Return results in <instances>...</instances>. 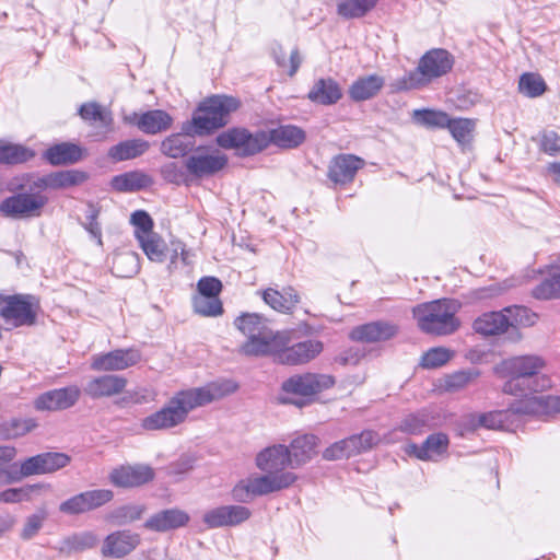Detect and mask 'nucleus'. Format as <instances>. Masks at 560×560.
Here are the masks:
<instances>
[{
    "label": "nucleus",
    "mask_w": 560,
    "mask_h": 560,
    "mask_svg": "<svg viewBox=\"0 0 560 560\" xmlns=\"http://www.w3.org/2000/svg\"><path fill=\"white\" fill-rule=\"evenodd\" d=\"M261 474L254 472L241 479L233 488L232 495L237 502H249L256 497L267 495L290 488L298 480L292 469L290 450L282 444L268 446L255 458Z\"/></svg>",
    "instance_id": "obj_1"
},
{
    "label": "nucleus",
    "mask_w": 560,
    "mask_h": 560,
    "mask_svg": "<svg viewBox=\"0 0 560 560\" xmlns=\"http://www.w3.org/2000/svg\"><path fill=\"white\" fill-rule=\"evenodd\" d=\"M232 382H213L202 387H194L174 394L159 410L141 420V428L145 431H167L182 425L188 415L196 408L219 400L235 392Z\"/></svg>",
    "instance_id": "obj_2"
},
{
    "label": "nucleus",
    "mask_w": 560,
    "mask_h": 560,
    "mask_svg": "<svg viewBox=\"0 0 560 560\" xmlns=\"http://www.w3.org/2000/svg\"><path fill=\"white\" fill-rule=\"evenodd\" d=\"M546 361L534 354L515 355L495 365V373L506 378L502 390L513 396H528L552 387V381L542 371Z\"/></svg>",
    "instance_id": "obj_3"
},
{
    "label": "nucleus",
    "mask_w": 560,
    "mask_h": 560,
    "mask_svg": "<svg viewBox=\"0 0 560 560\" xmlns=\"http://www.w3.org/2000/svg\"><path fill=\"white\" fill-rule=\"evenodd\" d=\"M460 304L456 300L441 299L421 303L412 308L419 329L425 334L446 336L455 332L460 322L456 317Z\"/></svg>",
    "instance_id": "obj_4"
},
{
    "label": "nucleus",
    "mask_w": 560,
    "mask_h": 560,
    "mask_svg": "<svg viewBox=\"0 0 560 560\" xmlns=\"http://www.w3.org/2000/svg\"><path fill=\"white\" fill-rule=\"evenodd\" d=\"M236 328L247 337V341L241 347L246 355H266L278 351L283 345V338L275 332L267 323V319L257 313H245L234 322Z\"/></svg>",
    "instance_id": "obj_5"
},
{
    "label": "nucleus",
    "mask_w": 560,
    "mask_h": 560,
    "mask_svg": "<svg viewBox=\"0 0 560 560\" xmlns=\"http://www.w3.org/2000/svg\"><path fill=\"white\" fill-rule=\"evenodd\" d=\"M240 106L237 98L214 95L205 100L192 115L190 126L195 135H208L228 124L229 115Z\"/></svg>",
    "instance_id": "obj_6"
},
{
    "label": "nucleus",
    "mask_w": 560,
    "mask_h": 560,
    "mask_svg": "<svg viewBox=\"0 0 560 560\" xmlns=\"http://www.w3.org/2000/svg\"><path fill=\"white\" fill-rule=\"evenodd\" d=\"M452 67L453 59L446 50H430L420 59L417 69L404 77L398 89L412 90L425 86L432 80L446 74Z\"/></svg>",
    "instance_id": "obj_7"
},
{
    "label": "nucleus",
    "mask_w": 560,
    "mask_h": 560,
    "mask_svg": "<svg viewBox=\"0 0 560 560\" xmlns=\"http://www.w3.org/2000/svg\"><path fill=\"white\" fill-rule=\"evenodd\" d=\"M138 243L149 260L156 264L167 262L168 272L175 271L179 264H189L190 252L179 240H171L167 244L161 235L154 233Z\"/></svg>",
    "instance_id": "obj_8"
},
{
    "label": "nucleus",
    "mask_w": 560,
    "mask_h": 560,
    "mask_svg": "<svg viewBox=\"0 0 560 560\" xmlns=\"http://www.w3.org/2000/svg\"><path fill=\"white\" fill-rule=\"evenodd\" d=\"M39 310V301L35 296L16 294L7 296L5 304L0 310V316L13 328L33 326Z\"/></svg>",
    "instance_id": "obj_9"
},
{
    "label": "nucleus",
    "mask_w": 560,
    "mask_h": 560,
    "mask_svg": "<svg viewBox=\"0 0 560 560\" xmlns=\"http://www.w3.org/2000/svg\"><path fill=\"white\" fill-rule=\"evenodd\" d=\"M217 142L224 149H235L243 155H252L267 148L269 138L265 131L249 133L245 129L234 128L220 133Z\"/></svg>",
    "instance_id": "obj_10"
},
{
    "label": "nucleus",
    "mask_w": 560,
    "mask_h": 560,
    "mask_svg": "<svg viewBox=\"0 0 560 560\" xmlns=\"http://www.w3.org/2000/svg\"><path fill=\"white\" fill-rule=\"evenodd\" d=\"M380 442L378 435L373 431H363L358 435L338 441L323 452L326 460H339L370 451Z\"/></svg>",
    "instance_id": "obj_11"
},
{
    "label": "nucleus",
    "mask_w": 560,
    "mask_h": 560,
    "mask_svg": "<svg viewBox=\"0 0 560 560\" xmlns=\"http://www.w3.org/2000/svg\"><path fill=\"white\" fill-rule=\"evenodd\" d=\"M47 198L39 194L21 192L5 198L0 205L3 215L13 219L38 217L42 213Z\"/></svg>",
    "instance_id": "obj_12"
},
{
    "label": "nucleus",
    "mask_w": 560,
    "mask_h": 560,
    "mask_svg": "<svg viewBox=\"0 0 560 560\" xmlns=\"http://www.w3.org/2000/svg\"><path fill=\"white\" fill-rule=\"evenodd\" d=\"M335 385V378L328 374H296L282 383V390L302 397L315 396Z\"/></svg>",
    "instance_id": "obj_13"
},
{
    "label": "nucleus",
    "mask_w": 560,
    "mask_h": 560,
    "mask_svg": "<svg viewBox=\"0 0 560 560\" xmlns=\"http://www.w3.org/2000/svg\"><path fill=\"white\" fill-rule=\"evenodd\" d=\"M69 462L70 457L63 453H43L22 462L19 474H12L18 481L23 477L55 472L66 467Z\"/></svg>",
    "instance_id": "obj_14"
},
{
    "label": "nucleus",
    "mask_w": 560,
    "mask_h": 560,
    "mask_svg": "<svg viewBox=\"0 0 560 560\" xmlns=\"http://www.w3.org/2000/svg\"><path fill=\"white\" fill-rule=\"evenodd\" d=\"M517 404L506 410H497L482 415H471L464 422V431H474L480 427L487 429L511 430L515 427V418L523 416L516 410Z\"/></svg>",
    "instance_id": "obj_15"
},
{
    "label": "nucleus",
    "mask_w": 560,
    "mask_h": 560,
    "mask_svg": "<svg viewBox=\"0 0 560 560\" xmlns=\"http://www.w3.org/2000/svg\"><path fill=\"white\" fill-rule=\"evenodd\" d=\"M228 163L225 154L219 150L198 149L186 161L187 171L196 177L213 175L221 171Z\"/></svg>",
    "instance_id": "obj_16"
},
{
    "label": "nucleus",
    "mask_w": 560,
    "mask_h": 560,
    "mask_svg": "<svg viewBox=\"0 0 560 560\" xmlns=\"http://www.w3.org/2000/svg\"><path fill=\"white\" fill-rule=\"evenodd\" d=\"M141 361V353L135 348L116 349L92 358L91 369L94 371H120L131 368Z\"/></svg>",
    "instance_id": "obj_17"
},
{
    "label": "nucleus",
    "mask_w": 560,
    "mask_h": 560,
    "mask_svg": "<svg viewBox=\"0 0 560 560\" xmlns=\"http://www.w3.org/2000/svg\"><path fill=\"white\" fill-rule=\"evenodd\" d=\"M252 515L248 508L243 505H223L211 509L203 514V522L209 528L236 526L247 521Z\"/></svg>",
    "instance_id": "obj_18"
},
{
    "label": "nucleus",
    "mask_w": 560,
    "mask_h": 560,
    "mask_svg": "<svg viewBox=\"0 0 560 560\" xmlns=\"http://www.w3.org/2000/svg\"><path fill=\"white\" fill-rule=\"evenodd\" d=\"M80 389L69 386L48 390L34 400V408L38 411H58L72 407L79 399Z\"/></svg>",
    "instance_id": "obj_19"
},
{
    "label": "nucleus",
    "mask_w": 560,
    "mask_h": 560,
    "mask_svg": "<svg viewBox=\"0 0 560 560\" xmlns=\"http://www.w3.org/2000/svg\"><path fill=\"white\" fill-rule=\"evenodd\" d=\"M281 347L282 345L271 354H276L279 362L291 365L304 364L316 358L323 350L322 342L317 340L302 341L284 349Z\"/></svg>",
    "instance_id": "obj_20"
},
{
    "label": "nucleus",
    "mask_w": 560,
    "mask_h": 560,
    "mask_svg": "<svg viewBox=\"0 0 560 560\" xmlns=\"http://www.w3.org/2000/svg\"><path fill=\"white\" fill-rule=\"evenodd\" d=\"M140 540V535L137 533L117 530L106 536L101 551L104 557L122 558L132 552Z\"/></svg>",
    "instance_id": "obj_21"
},
{
    "label": "nucleus",
    "mask_w": 560,
    "mask_h": 560,
    "mask_svg": "<svg viewBox=\"0 0 560 560\" xmlns=\"http://www.w3.org/2000/svg\"><path fill=\"white\" fill-rule=\"evenodd\" d=\"M448 438L444 433H434L427 438L422 445L408 444L405 452L420 460L436 462L447 453Z\"/></svg>",
    "instance_id": "obj_22"
},
{
    "label": "nucleus",
    "mask_w": 560,
    "mask_h": 560,
    "mask_svg": "<svg viewBox=\"0 0 560 560\" xmlns=\"http://www.w3.org/2000/svg\"><path fill=\"white\" fill-rule=\"evenodd\" d=\"M154 472L147 465L120 466L112 470L109 480L121 488L138 487L152 480Z\"/></svg>",
    "instance_id": "obj_23"
},
{
    "label": "nucleus",
    "mask_w": 560,
    "mask_h": 560,
    "mask_svg": "<svg viewBox=\"0 0 560 560\" xmlns=\"http://www.w3.org/2000/svg\"><path fill=\"white\" fill-rule=\"evenodd\" d=\"M125 120L135 124L144 133L155 135L168 129L173 118L164 110L154 109L143 114L133 113L125 117Z\"/></svg>",
    "instance_id": "obj_24"
},
{
    "label": "nucleus",
    "mask_w": 560,
    "mask_h": 560,
    "mask_svg": "<svg viewBox=\"0 0 560 560\" xmlns=\"http://www.w3.org/2000/svg\"><path fill=\"white\" fill-rule=\"evenodd\" d=\"M516 410L524 415L550 416L560 412V396H525L517 402Z\"/></svg>",
    "instance_id": "obj_25"
},
{
    "label": "nucleus",
    "mask_w": 560,
    "mask_h": 560,
    "mask_svg": "<svg viewBox=\"0 0 560 560\" xmlns=\"http://www.w3.org/2000/svg\"><path fill=\"white\" fill-rule=\"evenodd\" d=\"M397 331V326L394 324L373 322L355 327L350 337L357 341L380 342L393 338Z\"/></svg>",
    "instance_id": "obj_26"
},
{
    "label": "nucleus",
    "mask_w": 560,
    "mask_h": 560,
    "mask_svg": "<svg viewBox=\"0 0 560 560\" xmlns=\"http://www.w3.org/2000/svg\"><path fill=\"white\" fill-rule=\"evenodd\" d=\"M189 521L188 514L179 509H168L155 513L147 520L144 527L154 532H167L185 526Z\"/></svg>",
    "instance_id": "obj_27"
},
{
    "label": "nucleus",
    "mask_w": 560,
    "mask_h": 560,
    "mask_svg": "<svg viewBox=\"0 0 560 560\" xmlns=\"http://www.w3.org/2000/svg\"><path fill=\"white\" fill-rule=\"evenodd\" d=\"M474 330L482 336H499L509 330L505 308L486 312L478 316L472 324Z\"/></svg>",
    "instance_id": "obj_28"
},
{
    "label": "nucleus",
    "mask_w": 560,
    "mask_h": 560,
    "mask_svg": "<svg viewBox=\"0 0 560 560\" xmlns=\"http://www.w3.org/2000/svg\"><path fill=\"white\" fill-rule=\"evenodd\" d=\"M127 385V380L119 375L107 374L91 380L84 390L93 398L108 397L120 394Z\"/></svg>",
    "instance_id": "obj_29"
},
{
    "label": "nucleus",
    "mask_w": 560,
    "mask_h": 560,
    "mask_svg": "<svg viewBox=\"0 0 560 560\" xmlns=\"http://www.w3.org/2000/svg\"><path fill=\"white\" fill-rule=\"evenodd\" d=\"M307 97L313 103L328 106L336 104L342 97V89L334 79L320 78L314 82Z\"/></svg>",
    "instance_id": "obj_30"
},
{
    "label": "nucleus",
    "mask_w": 560,
    "mask_h": 560,
    "mask_svg": "<svg viewBox=\"0 0 560 560\" xmlns=\"http://www.w3.org/2000/svg\"><path fill=\"white\" fill-rule=\"evenodd\" d=\"M318 439L313 434H302L294 438L288 448L290 450L292 469L308 463L316 454Z\"/></svg>",
    "instance_id": "obj_31"
},
{
    "label": "nucleus",
    "mask_w": 560,
    "mask_h": 560,
    "mask_svg": "<svg viewBox=\"0 0 560 560\" xmlns=\"http://www.w3.org/2000/svg\"><path fill=\"white\" fill-rule=\"evenodd\" d=\"M363 166V161L351 154H341L335 158L329 165V178L335 183H348Z\"/></svg>",
    "instance_id": "obj_32"
},
{
    "label": "nucleus",
    "mask_w": 560,
    "mask_h": 560,
    "mask_svg": "<svg viewBox=\"0 0 560 560\" xmlns=\"http://www.w3.org/2000/svg\"><path fill=\"white\" fill-rule=\"evenodd\" d=\"M385 80L377 74L358 78L349 88V96L355 102L374 97L384 86Z\"/></svg>",
    "instance_id": "obj_33"
},
{
    "label": "nucleus",
    "mask_w": 560,
    "mask_h": 560,
    "mask_svg": "<svg viewBox=\"0 0 560 560\" xmlns=\"http://www.w3.org/2000/svg\"><path fill=\"white\" fill-rule=\"evenodd\" d=\"M260 294L268 306L281 313L291 312L299 303V295L292 288L283 289V291L269 288Z\"/></svg>",
    "instance_id": "obj_34"
},
{
    "label": "nucleus",
    "mask_w": 560,
    "mask_h": 560,
    "mask_svg": "<svg viewBox=\"0 0 560 560\" xmlns=\"http://www.w3.org/2000/svg\"><path fill=\"white\" fill-rule=\"evenodd\" d=\"M51 489L49 483L26 485L20 488H9L0 492V502L2 503H20L30 502L35 498L48 492Z\"/></svg>",
    "instance_id": "obj_35"
},
{
    "label": "nucleus",
    "mask_w": 560,
    "mask_h": 560,
    "mask_svg": "<svg viewBox=\"0 0 560 560\" xmlns=\"http://www.w3.org/2000/svg\"><path fill=\"white\" fill-rule=\"evenodd\" d=\"M185 133H176L167 137L162 141L161 151L173 159L185 155L194 145L191 135H195L192 127L189 125L184 127Z\"/></svg>",
    "instance_id": "obj_36"
},
{
    "label": "nucleus",
    "mask_w": 560,
    "mask_h": 560,
    "mask_svg": "<svg viewBox=\"0 0 560 560\" xmlns=\"http://www.w3.org/2000/svg\"><path fill=\"white\" fill-rule=\"evenodd\" d=\"M82 156V148L69 142L52 145L45 152V158L52 165L75 163L80 161Z\"/></svg>",
    "instance_id": "obj_37"
},
{
    "label": "nucleus",
    "mask_w": 560,
    "mask_h": 560,
    "mask_svg": "<svg viewBox=\"0 0 560 560\" xmlns=\"http://www.w3.org/2000/svg\"><path fill=\"white\" fill-rule=\"evenodd\" d=\"M149 149V143L142 139H131L119 142L108 150V156L115 161H126L142 155Z\"/></svg>",
    "instance_id": "obj_38"
},
{
    "label": "nucleus",
    "mask_w": 560,
    "mask_h": 560,
    "mask_svg": "<svg viewBox=\"0 0 560 560\" xmlns=\"http://www.w3.org/2000/svg\"><path fill=\"white\" fill-rule=\"evenodd\" d=\"M269 138V143L273 142L275 144L282 148H294L301 144L305 139L304 131L295 126H280L276 129H272L269 133L267 132Z\"/></svg>",
    "instance_id": "obj_39"
},
{
    "label": "nucleus",
    "mask_w": 560,
    "mask_h": 560,
    "mask_svg": "<svg viewBox=\"0 0 560 560\" xmlns=\"http://www.w3.org/2000/svg\"><path fill=\"white\" fill-rule=\"evenodd\" d=\"M80 116L83 120L95 127L104 128V132L112 131L113 117L109 110L96 103H86L80 107Z\"/></svg>",
    "instance_id": "obj_40"
},
{
    "label": "nucleus",
    "mask_w": 560,
    "mask_h": 560,
    "mask_svg": "<svg viewBox=\"0 0 560 560\" xmlns=\"http://www.w3.org/2000/svg\"><path fill=\"white\" fill-rule=\"evenodd\" d=\"M151 183L148 175L141 172H128L113 177L110 185L117 191H135Z\"/></svg>",
    "instance_id": "obj_41"
},
{
    "label": "nucleus",
    "mask_w": 560,
    "mask_h": 560,
    "mask_svg": "<svg viewBox=\"0 0 560 560\" xmlns=\"http://www.w3.org/2000/svg\"><path fill=\"white\" fill-rule=\"evenodd\" d=\"M51 189H68L85 183L89 175L80 170H65L51 172Z\"/></svg>",
    "instance_id": "obj_42"
},
{
    "label": "nucleus",
    "mask_w": 560,
    "mask_h": 560,
    "mask_svg": "<svg viewBox=\"0 0 560 560\" xmlns=\"http://www.w3.org/2000/svg\"><path fill=\"white\" fill-rule=\"evenodd\" d=\"M34 155V152L24 145L0 141V163H24L33 159Z\"/></svg>",
    "instance_id": "obj_43"
},
{
    "label": "nucleus",
    "mask_w": 560,
    "mask_h": 560,
    "mask_svg": "<svg viewBox=\"0 0 560 560\" xmlns=\"http://www.w3.org/2000/svg\"><path fill=\"white\" fill-rule=\"evenodd\" d=\"M509 328L532 327L538 320V315L521 305L504 307Z\"/></svg>",
    "instance_id": "obj_44"
},
{
    "label": "nucleus",
    "mask_w": 560,
    "mask_h": 560,
    "mask_svg": "<svg viewBox=\"0 0 560 560\" xmlns=\"http://www.w3.org/2000/svg\"><path fill=\"white\" fill-rule=\"evenodd\" d=\"M412 118L417 124L428 128L443 129L450 124V116L445 112L435 109H416Z\"/></svg>",
    "instance_id": "obj_45"
},
{
    "label": "nucleus",
    "mask_w": 560,
    "mask_h": 560,
    "mask_svg": "<svg viewBox=\"0 0 560 560\" xmlns=\"http://www.w3.org/2000/svg\"><path fill=\"white\" fill-rule=\"evenodd\" d=\"M533 295L538 300L560 299V270L550 272L534 288Z\"/></svg>",
    "instance_id": "obj_46"
},
{
    "label": "nucleus",
    "mask_w": 560,
    "mask_h": 560,
    "mask_svg": "<svg viewBox=\"0 0 560 560\" xmlns=\"http://www.w3.org/2000/svg\"><path fill=\"white\" fill-rule=\"evenodd\" d=\"M98 542V536L93 532H81L67 537L62 542V550L79 552L93 548Z\"/></svg>",
    "instance_id": "obj_47"
},
{
    "label": "nucleus",
    "mask_w": 560,
    "mask_h": 560,
    "mask_svg": "<svg viewBox=\"0 0 560 560\" xmlns=\"http://www.w3.org/2000/svg\"><path fill=\"white\" fill-rule=\"evenodd\" d=\"M376 0H343L338 3L337 12L346 19L360 18L366 14Z\"/></svg>",
    "instance_id": "obj_48"
},
{
    "label": "nucleus",
    "mask_w": 560,
    "mask_h": 560,
    "mask_svg": "<svg viewBox=\"0 0 560 560\" xmlns=\"http://www.w3.org/2000/svg\"><path fill=\"white\" fill-rule=\"evenodd\" d=\"M475 121L468 118H450L447 129L452 137L462 145L468 143L472 139V132L475 130Z\"/></svg>",
    "instance_id": "obj_49"
},
{
    "label": "nucleus",
    "mask_w": 560,
    "mask_h": 560,
    "mask_svg": "<svg viewBox=\"0 0 560 560\" xmlns=\"http://www.w3.org/2000/svg\"><path fill=\"white\" fill-rule=\"evenodd\" d=\"M454 357V351L445 347H434L425 351L420 360L423 369H438L445 365Z\"/></svg>",
    "instance_id": "obj_50"
},
{
    "label": "nucleus",
    "mask_w": 560,
    "mask_h": 560,
    "mask_svg": "<svg viewBox=\"0 0 560 560\" xmlns=\"http://www.w3.org/2000/svg\"><path fill=\"white\" fill-rule=\"evenodd\" d=\"M518 90L527 97H538L546 91V83L539 74L528 72L521 75Z\"/></svg>",
    "instance_id": "obj_51"
},
{
    "label": "nucleus",
    "mask_w": 560,
    "mask_h": 560,
    "mask_svg": "<svg viewBox=\"0 0 560 560\" xmlns=\"http://www.w3.org/2000/svg\"><path fill=\"white\" fill-rule=\"evenodd\" d=\"M192 306L194 311L202 316H219L223 312L222 303L217 296L196 294Z\"/></svg>",
    "instance_id": "obj_52"
},
{
    "label": "nucleus",
    "mask_w": 560,
    "mask_h": 560,
    "mask_svg": "<svg viewBox=\"0 0 560 560\" xmlns=\"http://www.w3.org/2000/svg\"><path fill=\"white\" fill-rule=\"evenodd\" d=\"M144 513V506L138 504L124 505L114 510L108 518L118 526L139 520Z\"/></svg>",
    "instance_id": "obj_53"
},
{
    "label": "nucleus",
    "mask_w": 560,
    "mask_h": 560,
    "mask_svg": "<svg viewBox=\"0 0 560 560\" xmlns=\"http://www.w3.org/2000/svg\"><path fill=\"white\" fill-rule=\"evenodd\" d=\"M139 257L135 253L117 255L114 259V269L122 278H129L139 271Z\"/></svg>",
    "instance_id": "obj_54"
},
{
    "label": "nucleus",
    "mask_w": 560,
    "mask_h": 560,
    "mask_svg": "<svg viewBox=\"0 0 560 560\" xmlns=\"http://www.w3.org/2000/svg\"><path fill=\"white\" fill-rule=\"evenodd\" d=\"M130 220L135 226V237L138 242L155 233L153 221L145 211L138 210L133 212Z\"/></svg>",
    "instance_id": "obj_55"
},
{
    "label": "nucleus",
    "mask_w": 560,
    "mask_h": 560,
    "mask_svg": "<svg viewBox=\"0 0 560 560\" xmlns=\"http://www.w3.org/2000/svg\"><path fill=\"white\" fill-rule=\"evenodd\" d=\"M88 512L101 508L113 499V492L108 489H96L81 492Z\"/></svg>",
    "instance_id": "obj_56"
},
{
    "label": "nucleus",
    "mask_w": 560,
    "mask_h": 560,
    "mask_svg": "<svg viewBox=\"0 0 560 560\" xmlns=\"http://www.w3.org/2000/svg\"><path fill=\"white\" fill-rule=\"evenodd\" d=\"M15 448L10 446H0V487L14 482L15 478L5 465L15 457Z\"/></svg>",
    "instance_id": "obj_57"
},
{
    "label": "nucleus",
    "mask_w": 560,
    "mask_h": 560,
    "mask_svg": "<svg viewBox=\"0 0 560 560\" xmlns=\"http://www.w3.org/2000/svg\"><path fill=\"white\" fill-rule=\"evenodd\" d=\"M273 56L279 67H281L282 69H288V74L290 77L296 73L302 62V58L298 49L291 51L289 62L287 61V58L281 47H279L278 49H273Z\"/></svg>",
    "instance_id": "obj_58"
},
{
    "label": "nucleus",
    "mask_w": 560,
    "mask_h": 560,
    "mask_svg": "<svg viewBox=\"0 0 560 560\" xmlns=\"http://www.w3.org/2000/svg\"><path fill=\"white\" fill-rule=\"evenodd\" d=\"M45 520L46 513L44 511L27 516L20 534L21 538L24 540H28L36 536L38 532L42 529Z\"/></svg>",
    "instance_id": "obj_59"
},
{
    "label": "nucleus",
    "mask_w": 560,
    "mask_h": 560,
    "mask_svg": "<svg viewBox=\"0 0 560 560\" xmlns=\"http://www.w3.org/2000/svg\"><path fill=\"white\" fill-rule=\"evenodd\" d=\"M539 148L542 152L551 156L560 154V136L552 130L541 132L539 137Z\"/></svg>",
    "instance_id": "obj_60"
},
{
    "label": "nucleus",
    "mask_w": 560,
    "mask_h": 560,
    "mask_svg": "<svg viewBox=\"0 0 560 560\" xmlns=\"http://www.w3.org/2000/svg\"><path fill=\"white\" fill-rule=\"evenodd\" d=\"M478 376L474 371H458L445 377V387L451 390H456L465 387L474 378Z\"/></svg>",
    "instance_id": "obj_61"
},
{
    "label": "nucleus",
    "mask_w": 560,
    "mask_h": 560,
    "mask_svg": "<svg viewBox=\"0 0 560 560\" xmlns=\"http://www.w3.org/2000/svg\"><path fill=\"white\" fill-rule=\"evenodd\" d=\"M59 511L67 515H77L88 512L81 493L75 494L63 501L59 505Z\"/></svg>",
    "instance_id": "obj_62"
},
{
    "label": "nucleus",
    "mask_w": 560,
    "mask_h": 560,
    "mask_svg": "<svg viewBox=\"0 0 560 560\" xmlns=\"http://www.w3.org/2000/svg\"><path fill=\"white\" fill-rule=\"evenodd\" d=\"M197 289V294L219 298L222 290V283L214 277H203L198 281Z\"/></svg>",
    "instance_id": "obj_63"
},
{
    "label": "nucleus",
    "mask_w": 560,
    "mask_h": 560,
    "mask_svg": "<svg viewBox=\"0 0 560 560\" xmlns=\"http://www.w3.org/2000/svg\"><path fill=\"white\" fill-rule=\"evenodd\" d=\"M427 424L423 415H409L400 423L399 429L409 434L420 433Z\"/></svg>",
    "instance_id": "obj_64"
}]
</instances>
